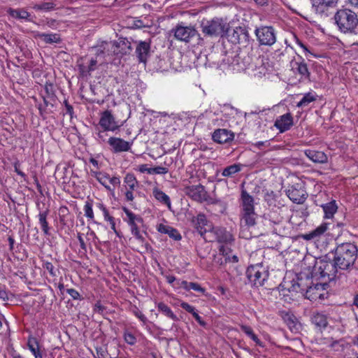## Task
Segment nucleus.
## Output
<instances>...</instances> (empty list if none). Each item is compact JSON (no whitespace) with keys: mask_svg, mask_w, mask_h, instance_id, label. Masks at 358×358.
<instances>
[{"mask_svg":"<svg viewBox=\"0 0 358 358\" xmlns=\"http://www.w3.org/2000/svg\"><path fill=\"white\" fill-rule=\"evenodd\" d=\"M357 247L352 243L338 245L335 250L334 262L340 269L347 270L353 266L357 257Z\"/></svg>","mask_w":358,"mask_h":358,"instance_id":"1","label":"nucleus"},{"mask_svg":"<svg viewBox=\"0 0 358 358\" xmlns=\"http://www.w3.org/2000/svg\"><path fill=\"white\" fill-rule=\"evenodd\" d=\"M241 224L252 227L256 224L257 214L255 211L254 198L245 190H242L240 203Z\"/></svg>","mask_w":358,"mask_h":358,"instance_id":"2","label":"nucleus"},{"mask_svg":"<svg viewBox=\"0 0 358 358\" xmlns=\"http://www.w3.org/2000/svg\"><path fill=\"white\" fill-rule=\"evenodd\" d=\"M334 20L338 29L345 33L352 31L358 24V19L356 13L349 9L338 10Z\"/></svg>","mask_w":358,"mask_h":358,"instance_id":"3","label":"nucleus"},{"mask_svg":"<svg viewBox=\"0 0 358 358\" xmlns=\"http://www.w3.org/2000/svg\"><path fill=\"white\" fill-rule=\"evenodd\" d=\"M201 30L205 36L210 37H222L229 30V24L222 18L214 17L210 20L203 21Z\"/></svg>","mask_w":358,"mask_h":358,"instance_id":"4","label":"nucleus"},{"mask_svg":"<svg viewBox=\"0 0 358 358\" xmlns=\"http://www.w3.org/2000/svg\"><path fill=\"white\" fill-rule=\"evenodd\" d=\"M338 266L334 262L328 260L327 257L317 259L313 269L315 276L320 278L327 277L331 280L336 276Z\"/></svg>","mask_w":358,"mask_h":358,"instance_id":"5","label":"nucleus"},{"mask_svg":"<svg viewBox=\"0 0 358 358\" xmlns=\"http://www.w3.org/2000/svg\"><path fill=\"white\" fill-rule=\"evenodd\" d=\"M246 274L249 281L257 287L262 286L268 277V271L262 264L250 266Z\"/></svg>","mask_w":358,"mask_h":358,"instance_id":"6","label":"nucleus"},{"mask_svg":"<svg viewBox=\"0 0 358 358\" xmlns=\"http://www.w3.org/2000/svg\"><path fill=\"white\" fill-rule=\"evenodd\" d=\"M120 43H114L112 41H103L100 44L92 48L95 51L96 57L98 62H103L106 57L110 55H119L118 46Z\"/></svg>","mask_w":358,"mask_h":358,"instance_id":"7","label":"nucleus"},{"mask_svg":"<svg viewBox=\"0 0 358 358\" xmlns=\"http://www.w3.org/2000/svg\"><path fill=\"white\" fill-rule=\"evenodd\" d=\"M123 210L127 216L124 220L130 227L131 233L135 238L140 241H143V237L140 233V227L143 224V220L141 215H136L127 208H123Z\"/></svg>","mask_w":358,"mask_h":358,"instance_id":"8","label":"nucleus"},{"mask_svg":"<svg viewBox=\"0 0 358 358\" xmlns=\"http://www.w3.org/2000/svg\"><path fill=\"white\" fill-rule=\"evenodd\" d=\"M255 34L262 45L271 46L276 41V31L271 26H261L256 28Z\"/></svg>","mask_w":358,"mask_h":358,"instance_id":"9","label":"nucleus"},{"mask_svg":"<svg viewBox=\"0 0 358 358\" xmlns=\"http://www.w3.org/2000/svg\"><path fill=\"white\" fill-rule=\"evenodd\" d=\"M92 174L109 192H113L114 187L120 185L118 176L110 177L108 173L101 171H92Z\"/></svg>","mask_w":358,"mask_h":358,"instance_id":"10","label":"nucleus"},{"mask_svg":"<svg viewBox=\"0 0 358 358\" xmlns=\"http://www.w3.org/2000/svg\"><path fill=\"white\" fill-rule=\"evenodd\" d=\"M99 126L105 131H115L119 130L122 124L116 120L115 117L112 114L111 110H106L100 115L99 122Z\"/></svg>","mask_w":358,"mask_h":358,"instance_id":"11","label":"nucleus"},{"mask_svg":"<svg viewBox=\"0 0 358 358\" xmlns=\"http://www.w3.org/2000/svg\"><path fill=\"white\" fill-rule=\"evenodd\" d=\"M184 192L192 199L200 203L208 201L209 197L205 187L200 184L187 185L184 187Z\"/></svg>","mask_w":358,"mask_h":358,"instance_id":"12","label":"nucleus"},{"mask_svg":"<svg viewBox=\"0 0 358 358\" xmlns=\"http://www.w3.org/2000/svg\"><path fill=\"white\" fill-rule=\"evenodd\" d=\"M326 287L327 284L324 283L314 284L305 288L303 295L310 301L324 299L327 294Z\"/></svg>","mask_w":358,"mask_h":358,"instance_id":"13","label":"nucleus"},{"mask_svg":"<svg viewBox=\"0 0 358 358\" xmlns=\"http://www.w3.org/2000/svg\"><path fill=\"white\" fill-rule=\"evenodd\" d=\"M280 287L281 292L284 296L286 294L285 292L287 291L291 294L292 297L295 296V295L299 292H301L303 294L305 291V287L302 279H299L298 282L294 280H284L280 285Z\"/></svg>","mask_w":358,"mask_h":358,"instance_id":"14","label":"nucleus"},{"mask_svg":"<svg viewBox=\"0 0 358 358\" xmlns=\"http://www.w3.org/2000/svg\"><path fill=\"white\" fill-rule=\"evenodd\" d=\"M194 228L196 231L203 236L207 232H211L212 227L210 222L208 221L206 215L203 213H199L196 217L192 219Z\"/></svg>","mask_w":358,"mask_h":358,"instance_id":"15","label":"nucleus"},{"mask_svg":"<svg viewBox=\"0 0 358 358\" xmlns=\"http://www.w3.org/2000/svg\"><path fill=\"white\" fill-rule=\"evenodd\" d=\"M110 150L114 153L127 152L131 149V144L121 138L110 137L107 141Z\"/></svg>","mask_w":358,"mask_h":358,"instance_id":"16","label":"nucleus"},{"mask_svg":"<svg viewBox=\"0 0 358 358\" xmlns=\"http://www.w3.org/2000/svg\"><path fill=\"white\" fill-rule=\"evenodd\" d=\"M196 34V30L192 27L178 25L174 29L175 38L180 41L189 42Z\"/></svg>","mask_w":358,"mask_h":358,"instance_id":"17","label":"nucleus"},{"mask_svg":"<svg viewBox=\"0 0 358 358\" xmlns=\"http://www.w3.org/2000/svg\"><path fill=\"white\" fill-rule=\"evenodd\" d=\"M286 194L295 203H303L306 199V190L299 184L290 187Z\"/></svg>","mask_w":358,"mask_h":358,"instance_id":"18","label":"nucleus"},{"mask_svg":"<svg viewBox=\"0 0 358 358\" xmlns=\"http://www.w3.org/2000/svg\"><path fill=\"white\" fill-rule=\"evenodd\" d=\"M85 58H80L78 60V67L80 74L83 77H87L96 69L98 60L92 58L88 62H85Z\"/></svg>","mask_w":358,"mask_h":358,"instance_id":"19","label":"nucleus"},{"mask_svg":"<svg viewBox=\"0 0 358 358\" xmlns=\"http://www.w3.org/2000/svg\"><path fill=\"white\" fill-rule=\"evenodd\" d=\"M293 125L294 120L290 113H287L278 117L274 123V126L280 133L289 130Z\"/></svg>","mask_w":358,"mask_h":358,"instance_id":"20","label":"nucleus"},{"mask_svg":"<svg viewBox=\"0 0 358 358\" xmlns=\"http://www.w3.org/2000/svg\"><path fill=\"white\" fill-rule=\"evenodd\" d=\"M329 229V224L322 223L314 230L302 235V238L306 241H318L326 233Z\"/></svg>","mask_w":358,"mask_h":358,"instance_id":"21","label":"nucleus"},{"mask_svg":"<svg viewBox=\"0 0 358 358\" xmlns=\"http://www.w3.org/2000/svg\"><path fill=\"white\" fill-rule=\"evenodd\" d=\"M212 138L215 142L222 144L233 141L234 134L226 129H218L213 132Z\"/></svg>","mask_w":358,"mask_h":358,"instance_id":"22","label":"nucleus"},{"mask_svg":"<svg viewBox=\"0 0 358 358\" xmlns=\"http://www.w3.org/2000/svg\"><path fill=\"white\" fill-rule=\"evenodd\" d=\"M210 233L214 234L215 238L219 243L227 244L231 243L234 240L232 234L224 228L213 227Z\"/></svg>","mask_w":358,"mask_h":358,"instance_id":"23","label":"nucleus"},{"mask_svg":"<svg viewBox=\"0 0 358 358\" xmlns=\"http://www.w3.org/2000/svg\"><path fill=\"white\" fill-rule=\"evenodd\" d=\"M302 59L301 62H291L292 69L293 70L294 73H298L300 75L301 80L309 79L310 72L308 71L307 64L304 62V60Z\"/></svg>","mask_w":358,"mask_h":358,"instance_id":"24","label":"nucleus"},{"mask_svg":"<svg viewBox=\"0 0 358 358\" xmlns=\"http://www.w3.org/2000/svg\"><path fill=\"white\" fill-rule=\"evenodd\" d=\"M305 155L313 162L318 164H325L328 162V157L322 151L314 150H306Z\"/></svg>","mask_w":358,"mask_h":358,"instance_id":"25","label":"nucleus"},{"mask_svg":"<svg viewBox=\"0 0 358 358\" xmlns=\"http://www.w3.org/2000/svg\"><path fill=\"white\" fill-rule=\"evenodd\" d=\"M150 43L146 41H141L136 49V53L141 62L145 63L150 55Z\"/></svg>","mask_w":358,"mask_h":358,"instance_id":"26","label":"nucleus"},{"mask_svg":"<svg viewBox=\"0 0 358 358\" xmlns=\"http://www.w3.org/2000/svg\"><path fill=\"white\" fill-rule=\"evenodd\" d=\"M27 347L34 358H43V350L36 338L30 336L28 338Z\"/></svg>","mask_w":358,"mask_h":358,"instance_id":"27","label":"nucleus"},{"mask_svg":"<svg viewBox=\"0 0 358 358\" xmlns=\"http://www.w3.org/2000/svg\"><path fill=\"white\" fill-rule=\"evenodd\" d=\"M332 1H326L325 0H313L312 6L314 11L321 15H327L329 8H331Z\"/></svg>","mask_w":358,"mask_h":358,"instance_id":"28","label":"nucleus"},{"mask_svg":"<svg viewBox=\"0 0 358 358\" xmlns=\"http://www.w3.org/2000/svg\"><path fill=\"white\" fill-rule=\"evenodd\" d=\"M152 196L161 204L167 206L169 209L171 208V201L170 197L160 189L157 187H154L152 189Z\"/></svg>","mask_w":358,"mask_h":358,"instance_id":"29","label":"nucleus"},{"mask_svg":"<svg viewBox=\"0 0 358 358\" xmlns=\"http://www.w3.org/2000/svg\"><path fill=\"white\" fill-rule=\"evenodd\" d=\"M244 166L241 164H234L225 167L222 172V176L226 178H234L241 172Z\"/></svg>","mask_w":358,"mask_h":358,"instance_id":"30","label":"nucleus"},{"mask_svg":"<svg viewBox=\"0 0 358 358\" xmlns=\"http://www.w3.org/2000/svg\"><path fill=\"white\" fill-rule=\"evenodd\" d=\"M311 321L320 329L326 328L328 324L327 316L320 313H314L311 317Z\"/></svg>","mask_w":358,"mask_h":358,"instance_id":"31","label":"nucleus"},{"mask_svg":"<svg viewBox=\"0 0 358 358\" xmlns=\"http://www.w3.org/2000/svg\"><path fill=\"white\" fill-rule=\"evenodd\" d=\"M317 94L315 92H309L303 94L302 99L296 103L298 108H305L317 100Z\"/></svg>","mask_w":358,"mask_h":358,"instance_id":"32","label":"nucleus"},{"mask_svg":"<svg viewBox=\"0 0 358 358\" xmlns=\"http://www.w3.org/2000/svg\"><path fill=\"white\" fill-rule=\"evenodd\" d=\"M324 216L326 219H330L334 217V215L336 213L338 206L335 201H331L329 203L322 205Z\"/></svg>","mask_w":358,"mask_h":358,"instance_id":"33","label":"nucleus"},{"mask_svg":"<svg viewBox=\"0 0 358 358\" xmlns=\"http://www.w3.org/2000/svg\"><path fill=\"white\" fill-rule=\"evenodd\" d=\"M124 182L126 184V190H135L138 186V182L133 173H127L124 178Z\"/></svg>","mask_w":358,"mask_h":358,"instance_id":"34","label":"nucleus"},{"mask_svg":"<svg viewBox=\"0 0 358 358\" xmlns=\"http://www.w3.org/2000/svg\"><path fill=\"white\" fill-rule=\"evenodd\" d=\"M158 310L163 313L165 316L171 318L174 321L178 320V317L173 313L172 310L164 303L160 302L157 304Z\"/></svg>","mask_w":358,"mask_h":358,"instance_id":"35","label":"nucleus"},{"mask_svg":"<svg viewBox=\"0 0 358 358\" xmlns=\"http://www.w3.org/2000/svg\"><path fill=\"white\" fill-rule=\"evenodd\" d=\"M48 214V212L47 210L40 212L38 214L39 224L41 225L43 232L45 235L49 234V229H50L48 223L47 222Z\"/></svg>","mask_w":358,"mask_h":358,"instance_id":"36","label":"nucleus"},{"mask_svg":"<svg viewBox=\"0 0 358 358\" xmlns=\"http://www.w3.org/2000/svg\"><path fill=\"white\" fill-rule=\"evenodd\" d=\"M8 12L11 17L16 19L28 20L30 16V14L23 9L10 8Z\"/></svg>","mask_w":358,"mask_h":358,"instance_id":"37","label":"nucleus"},{"mask_svg":"<svg viewBox=\"0 0 358 358\" xmlns=\"http://www.w3.org/2000/svg\"><path fill=\"white\" fill-rule=\"evenodd\" d=\"M40 38L47 43H59L60 37L57 34H41L38 35Z\"/></svg>","mask_w":358,"mask_h":358,"instance_id":"38","label":"nucleus"},{"mask_svg":"<svg viewBox=\"0 0 358 358\" xmlns=\"http://www.w3.org/2000/svg\"><path fill=\"white\" fill-rule=\"evenodd\" d=\"M114 43H120L118 46L119 55L127 54L131 50L130 43L125 38H120L118 41H113Z\"/></svg>","mask_w":358,"mask_h":358,"instance_id":"39","label":"nucleus"},{"mask_svg":"<svg viewBox=\"0 0 358 358\" xmlns=\"http://www.w3.org/2000/svg\"><path fill=\"white\" fill-rule=\"evenodd\" d=\"M83 210L85 216L90 220H94V215L92 209V203L91 201H87L84 205Z\"/></svg>","mask_w":358,"mask_h":358,"instance_id":"40","label":"nucleus"},{"mask_svg":"<svg viewBox=\"0 0 358 358\" xmlns=\"http://www.w3.org/2000/svg\"><path fill=\"white\" fill-rule=\"evenodd\" d=\"M96 207L102 212L105 221H107L108 220H111V217L113 216H111L109 214L108 208L102 202L96 203Z\"/></svg>","mask_w":358,"mask_h":358,"instance_id":"41","label":"nucleus"},{"mask_svg":"<svg viewBox=\"0 0 358 358\" xmlns=\"http://www.w3.org/2000/svg\"><path fill=\"white\" fill-rule=\"evenodd\" d=\"M106 131H105L104 129H103V130H99L96 133L95 138L99 143H101L107 142L108 138H107L108 134L106 133Z\"/></svg>","mask_w":358,"mask_h":358,"instance_id":"42","label":"nucleus"},{"mask_svg":"<svg viewBox=\"0 0 358 358\" xmlns=\"http://www.w3.org/2000/svg\"><path fill=\"white\" fill-rule=\"evenodd\" d=\"M123 336L125 342L130 345H134L136 342V337L129 331H125Z\"/></svg>","mask_w":358,"mask_h":358,"instance_id":"43","label":"nucleus"},{"mask_svg":"<svg viewBox=\"0 0 358 358\" xmlns=\"http://www.w3.org/2000/svg\"><path fill=\"white\" fill-rule=\"evenodd\" d=\"M133 314L138 318L143 323L145 324L148 321L147 317L145 315L136 307L132 310Z\"/></svg>","mask_w":358,"mask_h":358,"instance_id":"44","label":"nucleus"},{"mask_svg":"<svg viewBox=\"0 0 358 358\" xmlns=\"http://www.w3.org/2000/svg\"><path fill=\"white\" fill-rule=\"evenodd\" d=\"M166 234L175 241H179L182 238L178 231L173 227L170 228Z\"/></svg>","mask_w":358,"mask_h":358,"instance_id":"45","label":"nucleus"},{"mask_svg":"<svg viewBox=\"0 0 358 358\" xmlns=\"http://www.w3.org/2000/svg\"><path fill=\"white\" fill-rule=\"evenodd\" d=\"M168 171V169L163 166H156L151 168V174L164 175L166 174Z\"/></svg>","mask_w":358,"mask_h":358,"instance_id":"46","label":"nucleus"},{"mask_svg":"<svg viewBox=\"0 0 358 358\" xmlns=\"http://www.w3.org/2000/svg\"><path fill=\"white\" fill-rule=\"evenodd\" d=\"M189 285H191V282H187L186 280H181V281L180 280H178L176 282V285H173V287L174 288L182 287L185 290L189 291L190 290Z\"/></svg>","mask_w":358,"mask_h":358,"instance_id":"47","label":"nucleus"},{"mask_svg":"<svg viewBox=\"0 0 358 358\" xmlns=\"http://www.w3.org/2000/svg\"><path fill=\"white\" fill-rule=\"evenodd\" d=\"M250 69H252V66H251L248 70ZM252 73H251L252 76H254L255 77H262L265 73V68L262 66H259L257 69H252Z\"/></svg>","mask_w":358,"mask_h":358,"instance_id":"48","label":"nucleus"},{"mask_svg":"<svg viewBox=\"0 0 358 358\" xmlns=\"http://www.w3.org/2000/svg\"><path fill=\"white\" fill-rule=\"evenodd\" d=\"M190 290L193 289L196 292L204 294L206 292V289L201 287V285L197 282H191V285H189Z\"/></svg>","mask_w":358,"mask_h":358,"instance_id":"49","label":"nucleus"},{"mask_svg":"<svg viewBox=\"0 0 358 358\" xmlns=\"http://www.w3.org/2000/svg\"><path fill=\"white\" fill-rule=\"evenodd\" d=\"M66 292L71 296L73 299L79 300L81 299L79 292L74 289H68Z\"/></svg>","mask_w":358,"mask_h":358,"instance_id":"50","label":"nucleus"},{"mask_svg":"<svg viewBox=\"0 0 358 358\" xmlns=\"http://www.w3.org/2000/svg\"><path fill=\"white\" fill-rule=\"evenodd\" d=\"M240 328L243 332H244L248 336L250 337L254 333L252 329L247 325L241 324Z\"/></svg>","mask_w":358,"mask_h":358,"instance_id":"51","label":"nucleus"},{"mask_svg":"<svg viewBox=\"0 0 358 358\" xmlns=\"http://www.w3.org/2000/svg\"><path fill=\"white\" fill-rule=\"evenodd\" d=\"M295 42L296 43L303 49V52L306 53V56L309 55H312L310 51L308 49V48L297 38L295 36Z\"/></svg>","mask_w":358,"mask_h":358,"instance_id":"52","label":"nucleus"},{"mask_svg":"<svg viewBox=\"0 0 358 358\" xmlns=\"http://www.w3.org/2000/svg\"><path fill=\"white\" fill-rule=\"evenodd\" d=\"M220 252L226 257L230 255L231 249L225 245H221L219 249Z\"/></svg>","mask_w":358,"mask_h":358,"instance_id":"53","label":"nucleus"},{"mask_svg":"<svg viewBox=\"0 0 358 358\" xmlns=\"http://www.w3.org/2000/svg\"><path fill=\"white\" fill-rule=\"evenodd\" d=\"M44 267L45 268L46 270L48 271V272L52 276L56 275L55 271H54V266L52 265V263L45 262L44 264Z\"/></svg>","mask_w":358,"mask_h":358,"instance_id":"54","label":"nucleus"},{"mask_svg":"<svg viewBox=\"0 0 358 358\" xmlns=\"http://www.w3.org/2000/svg\"><path fill=\"white\" fill-rule=\"evenodd\" d=\"M137 170L141 173L151 174V168H148L147 164H141L138 166Z\"/></svg>","mask_w":358,"mask_h":358,"instance_id":"55","label":"nucleus"},{"mask_svg":"<svg viewBox=\"0 0 358 358\" xmlns=\"http://www.w3.org/2000/svg\"><path fill=\"white\" fill-rule=\"evenodd\" d=\"M171 227H170V226H167V225H165V224H160L157 227V230H158V231H159L162 234H166L168 231L170 229Z\"/></svg>","mask_w":358,"mask_h":358,"instance_id":"56","label":"nucleus"},{"mask_svg":"<svg viewBox=\"0 0 358 358\" xmlns=\"http://www.w3.org/2000/svg\"><path fill=\"white\" fill-rule=\"evenodd\" d=\"M0 299L3 301H7L8 300V293L6 290V289L0 285Z\"/></svg>","mask_w":358,"mask_h":358,"instance_id":"57","label":"nucleus"},{"mask_svg":"<svg viewBox=\"0 0 358 358\" xmlns=\"http://www.w3.org/2000/svg\"><path fill=\"white\" fill-rule=\"evenodd\" d=\"M134 190H128L125 192V198L127 201H133L134 199Z\"/></svg>","mask_w":358,"mask_h":358,"instance_id":"58","label":"nucleus"},{"mask_svg":"<svg viewBox=\"0 0 358 358\" xmlns=\"http://www.w3.org/2000/svg\"><path fill=\"white\" fill-rule=\"evenodd\" d=\"M193 317L201 326L205 327L206 325V322L202 319L201 316H199L198 313H194Z\"/></svg>","mask_w":358,"mask_h":358,"instance_id":"59","label":"nucleus"},{"mask_svg":"<svg viewBox=\"0 0 358 358\" xmlns=\"http://www.w3.org/2000/svg\"><path fill=\"white\" fill-rule=\"evenodd\" d=\"M106 222H109V224L110 225V228L114 231V233L115 234H117V236H119V232L117 231L116 227H115V218L113 217H112L111 220H108Z\"/></svg>","mask_w":358,"mask_h":358,"instance_id":"60","label":"nucleus"},{"mask_svg":"<svg viewBox=\"0 0 358 358\" xmlns=\"http://www.w3.org/2000/svg\"><path fill=\"white\" fill-rule=\"evenodd\" d=\"M65 108H66V113L69 115H70L71 117H72V115L73 113V108L72 106H71L67 101H64Z\"/></svg>","mask_w":358,"mask_h":358,"instance_id":"61","label":"nucleus"},{"mask_svg":"<svg viewBox=\"0 0 358 358\" xmlns=\"http://www.w3.org/2000/svg\"><path fill=\"white\" fill-rule=\"evenodd\" d=\"M41 8L43 9V10H52V9L54 8V3H50V2L44 3L41 6Z\"/></svg>","mask_w":358,"mask_h":358,"instance_id":"62","label":"nucleus"},{"mask_svg":"<svg viewBox=\"0 0 358 358\" xmlns=\"http://www.w3.org/2000/svg\"><path fill=\"white\" fill-rule=\"evenodd\" d=\"M78 239L80 243V246L83 250H86V245L84 241V239L83 238L82 236L80 234H78Z\"/></svg>","mask_w":358,"mask_h":358,"instance_id":"63","label":"nucleus"},{"mask_svg":"<svg viewBox=\"0 0 358 358\" xmlns=\"http://www.w3.org/2000/svg\"><path fill=\"white\" fill-rule=\"evenodd\" d=\"M257 345H259V346H262V341L258 338V337L255 334H253L250 337Z\"/></svg>","mask_w":358,"mask_h":358,"instance_id":"64","label":"nucleus"}]
</instances>
